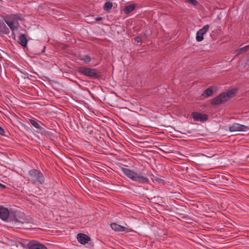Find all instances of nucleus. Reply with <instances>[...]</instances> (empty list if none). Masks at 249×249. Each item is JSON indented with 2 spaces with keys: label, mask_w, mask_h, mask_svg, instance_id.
Masks as SVG:
<instances>
[{
  "label": "nucleus",
  "mask_w": 249,
  "mask_h": 249,
  "mask_svg": "<svg viewBox=\"0 0 249 249\" xmlns=\"http://www.w3.org/2000/svg\"><path fill=\"white\" fill-rule=\"evenodd\" d=\"M95 20L96 21H101L103 20V18L102 17H97L95 18Z\"/></svg>",
  "instance_id": "bb28decb"
},
{
  "label": "nucleus",
  "mask_w": 249,
  "mask_h": 249,
  "mask_svg": "<svg viewBox=\"0 0 249 249\" xmlns=\"http://www.w3.org/2000/svg\"><path fill=\"white\" fill-rule=\"evenodd\" d=\"M77 72L92 79H99L102 78V72L94 68L86 67H79Z\"/></svg>",
  "instance_id": "f03ea898"
},
{
  "label": "nucleus",
  "mask_w": 249,
  "mask_h": 249,
  "mask_svg": "<svg viewBox=\"0 0 249 249\" xmlns=\"http://www.w3.org/2000/svg\"><path fill=\"white\" fill-rule=\"evenodd\" d=\"M0 187L3 189L6 188V185H5L1 183H0Z\"/></svg>",
  "instance_id": "cd10ccee"
},
{
  "label": "nucleus",
  "mask_w": 249,
  "mask_h": 249,
  "mask_svg": "<svg viewBox=\"0 0 249 249\" xmlns=\"http://www.w3.org/2000/svg\"><path fill=\"white\" fill-rule=\"evenodd\" d=\"M121 170L124 175L133 181L140 184H150L148 178L141 173L124 167H122Z\"/></svg>",
  "instance_id": "f257e3e1"
},
{
  "label": "nucleus",
  "mask_w": 249,
  "mask_h": 249,
  "mask_svg": "<svg viewBox=\"0 0 249 249\" xmlns=\"http://www.w3.org/2000/svg\"><path fill=\"white\" fill-rule=\"evenodd\" d=\"M29 122L34 127L40 130L41 133L45 132V129L41 127L36 121L33 119H30Z\"/></svg>",
  "instance_id": "2eb2a0df"
},
{
  "label": "nucleus",
  "mask_w": 249,
  "mask_h": 249,
  "mask_svg": "<svg viewBox=\"0 0 249 249\" xmlns=\"http://www.w3.org/2000/svg\"><path fill=\"white\" fill-rule=\"evenodd\" d=\"M134 40L138 43H141L142 40V37L140 36H137L134 38Z\"/></svg>",
  "instance_id": "393cba45"
},
{
  "label": "nucleus",
  "mask_w": 249,
  "mask_h": 249,
  "mask_svg": "<svg viewBox=\"0 0 249 249\" xmlns=\"http://www.w3.org/2000/svg\"><path fill=\"white\" fill-rule=\"evenodd\" d=\"M7 222H15V223H21L22 224L24 223V221H22L18 219L17 216V212L14 211H9V216H8V219L7 221Z\"/></svg>",
  "instance_id": "9b49d317"
},
{
  "label": "nucleus",
  "mask_w": 249,
  "mask_h": 249,
  "mask_svg": "<svg viewBox=\"0 0 249 249\" xmlns=\"http://www.w3.org/2000/svg\"><path fill=\"white\" fill-rule=\"evenodd\" d=\"M81 60H83L86 64H89L91 62V58L89 56L85 55L83 56L82 58H81Z\"/></svg>",
  "instance_id": "4be33fe9"
},
{
  "label": "nucleus",
  "mask_w": 249,
  "mask_h": 249,
  "mask_svg": "<svg viewBox=\"0 0 249 249\" xmlns=\"http://www.w3.org/2000/svg\"><path fill=\"white\" fill-rule=\"evenodd\" d=\"M152 180L153 182L155 181L159 184L163 183V182H164V180H163L161 178H159L157 177H154V178H152Z\"/></svg>",
  "instance_id": "5701e85b"
},
{
  "label": "nucleus",
  "mask_w": 249,
  "mask_h": 249,
  "mask_svg": "<svg viewBox=\"0 0 249 249\" xmlns=\"http://www.w3.org/2000/svg\"><path fill=\"white\" fill-rule=\"evenodd\" d=\"M191 115L195 121L204 122L208 120V116L206 114L197 112H193Z\"/></svg>",
  "instance_id": "0eeeda50"
},
{
  "label": "nucleus",
  "mask_w": 249,
  "mask_h": 249,
  "mask_svg": "<svg viewBox=\"0 0 249 249\" xmlns=\"http://www.w3.org/2000/svg\"><path fill=\"white\" fill-rule=\"evenodd\" d=\"M249 49V45L245 46L240 49L237 50L235 52L236 55H239L242 53L247 52Z\"/></svg>",
  "instance_id": "aec40b11"
},
{
  "label": "nucleus",
  "mask_w": 249,
  "mask_h": 249,
  "mask_svg": "<svg viewBox=\"0 0 249 249\" xmlns=\"http://www.w3.org/2000/svg\"><path fill=\"white\" fill-rule=\"evenodd\" d=\"M229 130L230 132H245L249 130V127L248 126L235 123L232 125L229 126Z\"/></svg>",
  "instance_id": "39448f33"
},
{
  "label": "nucleus",
  "mask_w": 249,
  "mask_h": 249,
  "mask_svg": "<svg viewBox=\"0 0 249 249\" xmlns=\"http://www.w3.org/2000/svg\"><path fill=\"white\" fill-rule=\"evenodd\" d=\"M27 180L35 185H42L45 181L43 174L39 170L35 169L30 170L28 172Z\"/></svg>",
  "instance_id": "7ed1b4c3"
},
{
  "label": "nucleus",
  "mask_w": 249,
  "mask_h": 249,
  "mask_svg": "<svg viewBox=\"0 0 249 249\" xmlns=\"http://www.w3.org/2000/svg\"><path fill=\"white\" fill-rule=\"evenodd\" d=\"M45 49H46V47L44 46V48H43V50L42 51V53H44L45 52Z\"/></svg>",
  "instance_id": "c756f323"
},
{
  "label": "nucleus",
  "mask_w": 249,
  "mask_h": 249,
  "mask_svg": "<svg viewBox=\"0 0 249 249\" xmlns=\"http://www.w3.org/2000/svg\"><path fill=\"white\" fill-rule=\"evenodd\" d=\"M28 249H47L43 244L36 240H32L27 244Z\"/></svg>",
  "instance_id": "1a4fd4ad"
},
{
  "label": "nucleus",
  "mask_w": 249,
  "mask_h": 249,
  "mask_svg": "<svg viewBox=\"0 0 249 249\" xmlns=\"http://www.w3.org/2000/svg\"><path fill=\"white\" fill-rule=\"evenodd\" d=\"M236 93V90L231 89L227 92H223L219 95L213 98L211 101V104L213 105H217L221 104L223 102L227 101L230 98L233 97Z\"/></svg>",
  "instance_id": "20e7f679"
},
{
  "label": "nucleus",
  "mask_w": 249,
  "mask_h": 249,
  "mask_svg": "<svg viewBox=\"0 0 249 249\" xmlns=\"http://www.w3.org/2000/svg\"><path fill=\"white\" fill-rule=\"evenodd\" d=\"M209 27V25L207 24L197 32L196 35V40L197 41L201 42L203 40V36L207 33Z\"/></svg>",
  "instance_id": "6e6552de"
},
{
  "label": "nucleus",
  "mask_w": 249,
  "mask_h": 249,
  "mask_svg": "<svg viewBox=\"0 0 249 249\" xmlns=\"http://www.w3.org/2000/svg\"><path fill=\"white\" fill-rule=\"evenodd\" d=\"M112 3L110 1L106 2L104 6V9L105 11H108L110 10L112 7Z\"/></svg>",
  "instance_id": "412c9836"
},
{
  "label": "nucleus",
  "mask_w": 249,
  "mask_h": 249,
  "mask_svg": "<svg viewBox=\"0 0 249 249\" xmlns=\"http://www.w3.org/2000/svg\"><path fill=\"white\" fill-rule=\"evenodd\" d=\"M77 240L81 244L85 245L90 240L89 237L87 235L83 233H79L77 236Z\"/></svg>",
  "instance_id": "f8f14e48"
},
{
  "label": "nucleus",
  "mask_w": 249,
  "mask_h": 249,
  "mask_svg": "<svg viewBox=\"0 0 249 249\" xmlns=\"http://www.w3.org/2000/svg\"><path fill=\"white\" fill-rule=\"evenodd\" d=\"M110 227L113 230L117 231H125L127 229L126 227L119 225L115 223L111 224Z\"/></svg>",
  "instance_id": "4468645a"
},
{
  "label": "nucleus",
  "mask_w": 249,
  "mask_h": 249,
  "mask_svg": "<svg viewBox=\"0 0 249 249\" xmlns=\"http://www.w3.org/2000/svg\"><path fill=\"white\" fill-rule=\"evenodd\" d=\"M149 176H150L151 177V178H154V177H156L153 174H150V175H149Z\"/></svg>",
  "instance_id": "c85d7f7f"
},
{
  "label": "nucleus",
  "mask_w": 249,
  "mask_h": 249,
  "mask_svg": "<svg viewBox=\"0 0 249 249\" xmlns=\"http://www.w3.org/2000/svg\"><path fill=\"white\" fill-rule=\"evenodd\" d=\"M10 30L2 21H0V33L2 34H8Z\"/></svg>",
  "instance_id": "dca6fc26"
},
{
  "label": "nucleus",
  "mask_w": 249,
  "mask_h": 249,
  "mask_svg": "<svg viewBox=\"0 0 249 249\" xmlns=\"http://www.w3.org/2000/svg\"><path fill=\"white\" fill-rule=\"evenodd\" d=\"M5 23L8 25L10 29L13 31V34H14V32L15 30H17L19 26L17 25V24H15L11 22V21H9V20H4Z\"/></svg>",
  "instance_id": "6ab92c4d"
},
{
  "label": "nucleus",
  "mask_w": 249,
  "mask_h": 249,
  "mask_svg": "<svg viewBox=\"0 0 249 249\" xmlns=\"http://www.w3.org/2000/svg\"><path fill=\"white\" fill-rule=\"evenodd\" d=\"M136 8L135 4H131L127 5L124 9V12L126 14H128L132 12Z\"/></svg>",
  "instance_id": "a211bd4d"
},
{
  "label": "nucleus",
  "mask_w": 249,
  "mask_h": 249,
  "mask_svg": "<svg viewBox=\"0 0 249 249\" xmlns=\"http://www.w3.org/2000/svg\"><path fill=\"white\" fill-rule=\"evenodd\" d=\"M214 87L211 86L206 89L202 93L201 96L205 98H208L212 96L213 92Z\"/></svg>",
  "instance_id": "ddd939ff"
},
{
  "label": "nucleus",
  "mask_w": 249,
  "mask_h": 249,
  "mask_svg": "<svg viewBox=\"0 0 249 249\" xmlns=\"http://www.w3.org/2000/svg\"><path fill=\"white\" fill-rule=\"evenodd\" d=\"M186 2L192 4L194 6H196L197 4V1L196 0H185Z\"/></svg>",
  "instance_id": "b1692460"
},
{
  "label": "nucleus",
  "mask_w": 249,
  "mask_h": 249,
  "mask_svg": "<svg viewBox=\"0 0 249 249\" xmlns=\"http://www.w3.org/2000/svg\"><path fill=\"white\" fill-rule=\"evenodd\" d=\"M4 20H9L11 21L15 24L19 26L18 20H22L23 18H22L21 14L20 13L16 14H11L4 18Z\"/></svg>",
  "instance_id": "423d86ee"
},
{
  "label": "nucleus",
  "mask_w": 249,
  "mask_h": 249,
  "mask_svg": "<svg viewBox=\"0 0 249 249\" xmlns=\"http://www.w3.org/2000/svg\"><path fill=\"white\" fill-rule=\"evenodd\" d=\"M5 131L3 128L0 126V135H4Z\"/></svg>",
  "instance_id": "a878e982"
},
{
  "label": "nucleus",
  "mask_w": 249,
  "mask_h": 249,
  "mask_svg": "<svg viewBox=\"0 0 249 249\" xmlns=\"http://www.w3.org/2000/svg\"><path fill=\"white\" fill-rule=\"evenodd\" d=\"M9 216V211L7 208L0 206V218L3 221H7Z\"/></svg>",
  "instance_id": "9d476101"
},
{
  "label": "nucleus",
  "mask_w": 249,
  "mask_h": 249,
  "mask_svg": "<svg viewBox=\"0 0 249 249\" xmlns=\"http://www.w3.org/2000/svg\"><path fill=\"white\" fill-rule=\"evenodd\" d=\"M28 40L26 38V36L24 34H21L18 39V43L22 46L26 47L27 46Z\"/></svg>",
  "instance_id": "f3484780"
}]
</instances>
